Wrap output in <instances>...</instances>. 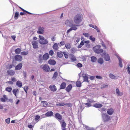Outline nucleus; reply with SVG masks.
I'll use <instances>...</instances> for the list:
<instances>
[{
    "label": "nucleus",
    "mask_w": 130,
    "mask_h": 130,
    "mask_svg": "<svg viewBox=\"0 0 130 130\" xmlns=\"http://www.w3.org/2000/svg\"><path fill=\"white\" fill-rule=\"evenodd\" d=\"M74 20L76 24H79L82 21V15L78 13L76 14L74 18Z\"/></svg>",
    "instance_id": "nucleus-1"
},
{
    "label": "nucleus",
    "mask_w": 130,
    "mask_h": 130,
    "mask_svg": "<svg viewBox=\"0 0 130 130\" xmlns=\"http://www.w3.org/2000/svg\"><path fill=\"white\" fill-rule=\"evenodd\" d=\"M39 40H38L39 42L42 45H46L48 44V41L47 39L41 35H39Z\"/></svg>",
    "instance_id": "nucleus-2"
},
{
    "label": "nucleus",
    "mask_w": 130,
    "mask_h": 130,
    "mask_svg": "<svg viewBox=\"0 0 130 130\" xmlns=\"http://www.w3.org/2000/svg\"><path fill=\"white\" fill-rule=\"evenodd\" d=\"M40 68L46 72H50V68L48 65L47 64H43L40 66Z\"/></svg>",
    "instance_id": "nucleus-3"
},
{
    "label": "nucleus",
    "mask_w": 130,
    "mask_h": 130,
    "mask_svg": "<svg viewBox=\"0 0 130 130\" xmlns=\"http://www.w3.org/2000/svg\"><path fill=\"white\" fill-rule=\"evenodd\" d=\"M102 116L103 120L104 122H107L110 119V116L106 113H103Z\"/></svg>",
    "instance_id": "nucleus-4"
},
{
    "label": "nucleus",
    "mask_w": 130,
    "mask_h": 130,
    "mask_svg": "<svg viewBox=\"0 0 130 130\" xmlns=\"http://www.w3.org/2000/svg\"><path fill=\"white\" fill-rule=\"evenodd\" d=\"M101 55L104 58L105 61H109L110 60V58L108 54L105 52L101 54Z\"/></svg>",
    "instance_id": "nucleus-5"
},
{
    "label": "nucleus",
    "mask_w": 130,
    "mask_h": 130,
    "mask_svg": "<svg viewBox=\"0 0 130 130\" xmlns=\"http://www.w3.org/2000/svg\"><path fill=\"white\" fill-rule=\"evenodd\" d=\"M92 49L94 52L97 54H101L104 52V53L105 52V51H104V52L103 50L102 49L97 48H95V47H93Z\"/></svg>",
    "instance_id": "nucleus-6"
},
{
    "label": "nucleus",
    "mask_w": 130,
    "mask_h": 130,
    "mask_svg": "<svg viewBox=\"0 0 130 130\" xmlns=\"http://www.w3.org/2000/svg\"><path fill=\"white\" fill-rule=\"evenodd\" d=\"M54 117L59 121L62 120V116L58 113H56L55 114Z\"/></svg>",
    "instance_id": "nucleus-7"
},
{
    "label": "nucleus",
    "mask_w": 130,
    "mask_h": 130,
    "mask_svg": "<svg viewBox=\"0 0 130 130\" xmlns=\"http://www.w3.org/2000/svg\"><path fill=\"white\" fill-rule=\"evenodd\" d=\"M82 76L83 78V81L86 82L87 83H89V81L88 80V75L84 73L82 74Z\"/></svg>",
    "instance_id": "nucleus-8"
},
{
    "label": "nucleus",
    "mask_w": 130,
    "mask_h": 130,
    "mask_svg": "<svg viewBox=\"0 0 130 130\" xmlns=\"http://www.w3.org/2000/svg\"><path fill=\"white\" fill-rule=\"evenodd\" d=\"M15 60L18 61H21L23 59L22 56L20 55H16L14 56Z\"/></svg>",
    "instance_id": "nucleus-9"
},
{
    "label": "nucleus",
    "mask_w": 130,
    "mask_h": 130,
    "mask_svg": "<svg viewBox=\"0 0 130 130\" xmlns=\"http://www.w3.org/2000/svg\"><path fill=\"white\" fill-rule=\"evenodd\" d=\"M49 55L48 53H46L42 55L43 60L45 61H47L49 58Z\"/></svg>",
    "instance_id": "nucleus-10"
},
{
    "label": "nucleus",
    "mask_w": 130,
    "mask_h": 130,
    "mask_svg": "<svg viewBox=\"0 0 130 130\" xmlns=\"http://www.w3.org/2000/svg\"><path fill=\"white\" fill-rule=\"evenodd\" d=\"M44 27H39L37 32V33L39 34H42L44 33Z\"/></svg>",
    "instance_id": "nucleus-11"
},
{
    "label": "nucleus",
    "mask_w": 130,
    "mask_h": 130,
    "mask_svg": "<svg viewBox=\"0 0 130 130\" xmlns=\"http://www.w3.org/2000/svg\"><path fill=\"white\" fill-rule=\"evenodd\" d=\"M32 44L34 49H36L38 48V43L36 41H33L31 42Z\"/></svg>",
    "instance_id": "nucleus-12"
},
{
    "label": "nucleus",
    "mask_w": 130,
    "mask_h": 130,
    "mask_svg": "<svg viewBox=\"0 0 130 130\" xmlns=\"http://www.w3.org/2000/svg\"><path fill=\"white\" fill-rule=\"evenodd\" d=\"M49 88L53 92H55L57 90L56 86L53 85H51L49 86Z\"/></svg>",
    "instance_id": "nucleus-13"
},
{
    "label": "nucleus",
    "mask_w": 130,
    "mask_h": 130,
    "mask_svg": "<svg viewBox=\"0 0 130 130\" xmlns=\"http://www.w3.org/2000/svg\"><path fill=\"white\" fill-rule=\"evenodd\" d=\"M72 87L73 86L72 85L70 84L66 88L65 90L67 92L69 93L71 90Z\"/></svg>",
    "instance_id": "nucleus-14"
},
{
    "label": "nucleus",
    "mask_w": 130,
    "mask_h": 130,
    "mask_svg": "<svg viewBox=\"0 0 130 130\" xmlns=\"http://www.w3.org/2000/svg\"><path fill=\"white\" fill-rule=\"evenodd\" d=\"M47 62L48 64L53 66L55 65L56 64V61L55 60L51 59L49 60Z\"/></svg>",
    "instance_id": "nucleus-15"
},
{
    "label": "nucleus",
    "mask_w": 130,
    "mask_h": 130,
    "mask_svg": "<svg viewBox=\"0 0 130 130\" xmlns=\"http://www.w3.org/2000/svg\"><path fill=\"white\" fill-rule=\"evenodd\" d=\"M65 23L67 26L69 27H71V26L73 24V21L71 20H67L65 21Z\"/></svg>",
    "instance_id": "nucleus-16"
},
{
    "label": "nucleus",
    "mask_w": 130,
    "mask_h": 130,
    "mask_svg": "<svg viewBox=\"0 0 130 130\" xmlns=\"http://www.w3.org/2000/svg\"><path fill=\"white\" fill-rule=\"evenodd\" d=\"M38 62L40 63H42L43 62V60L42 56V54H39L38 57Z\"/></svg>",
    "instance_id": "nucleus-17"
},
{
    "label": "nucleus",
    "mask_w": 130,
    "mask_h": 130,
    "mask_svg": "<svg viewBox=\"0 0 130 130\" xmlns=\"http://www.w3.org/2000/svg\"><path fill=\"white\" fill-rule=\"evenodd\" d=\"M116 56L119 60V66L121 68H122L123 67V64L122 62V59L118 55H116Z\"/></svg>",
    "instance_id": "nucleus-18"
},
{
    "label": "nucleus",
    "mask_w": 130,
    "mask_h": 130,
    "mask_svg": "<svg viewBox=\"0 0 130 130\" xmlns=\"http://www.w3.org/2000/svg\"><path fill=\"white\" fill-rule=\"evenodd\" d=\"M70 58L72 62H74L77 60L75 57L72 54H70Z\"/></svg>",
    "instance_id": "nucleus-19"
},
{
    "label": "nucleus",
    "mask_w": 130,
    "mask_h": 130,
    "mask_svg": "<svg viewBox=\"0 0 130 130\" xmlns=\"http://www.w3.org/2000/svg\"><path fill=\"white\" fill-rule=\"evenodd\" d=\"M22 64L21 63H20L18 64L15 67L16 70H20L22 67Z\"/></svg>",
    "instance_id": "nucleus-20"
},
{
    "label": "nucleus",
    "mask_w": 130,
    "mask_h": 130,
    "mask_svg": "<svg viewBox=\"0 0 130 130\" xmlns=\"http://www.w3.org/2000/svg\"><path fill=\"white\" fill-rule=\"evenodd\" d=\"M53 112L51 111H48L45 113V115H46L47 117H51L52 116H53Z\"/></svg>",
    "instance_id": "nucleus-21"
},
{
    "label": "nucleus",
    "mask_w": 130,
    "mask_h": 130,
    "mask_svg": "<svg viewBox=\"0 0 130 130\" xmlns=\"http://www.w3.org/2000/svg\"><path fill=\"white\" fill-rule=\"evenodd\" d=\"M59 122L61 125V128H66V124L63 120H61Z\"/></svg>",
    "instance_id": "nucleus-22"
},
{
    "label": "nucleus",
    "mask_w": 130,
    "mask_h": 130,
    "mask_svg": "<svg viewBox=\"0 0 130 130\" xmlns=\"http://www.w3.org/2000/svg\"><path fill=\"white\" fill-rule=\"evenodd\" d=\"M114 112V111L112 108H111L108 109L107 113L109 115H111L113 114Z\"/></svg>",
    "instance_id": "nucleus-23"
},
{
    "label": "nucleus",
    "mask_w": 130,
    "mask_h": 130,
    "mask_svg": "<svg viewBox=\"0 0 130 130\" xmlns=\"http://www.w3.org/2000/svg\"><path fill=\"white\" fill-rule=\"evenodd\" d=\"M66 83L64 82H63L61 84L59 89H64L66 88Z\"/></svg>",
    "instance_id": "nucleus-24"
},
{
    "label": "nucleus",
    "mask_w": 130,
    "mask_h": 130,
    "mask_svg": "<svg viewBox=\"0 0 130 130\" xmlns=\"http://www.w3.org/2000/svg\"><path fill=\"white\" fill-rule=\"evenodd\" d=\"M8 100V98L7 97L6 95L4 94L3 96V97L1 98H0L1 101L3 102H5L7 100Z\"/></svg>",
    "instance_id": "nucleus-25"
},
{
    "label": "nucleus",
    "mask_w": 130,
    "mask_h": 130,
    "mask_svg": "<svg viewBox=\"0 0 130 130\" xmlns=\"http://www.w3.org/2000/svg\"><path fill=\"white\" fill-rule=\"evenodd\" d=\"M7 72L8 75L10 76H13L15 74V72L12 70H7Z\"/></svg>",
    "instance_id": "nucleus-26"
},
{
    "label": "nucleus",
    "mask_w": 130,
    "mask_h": 130,
    "mask_svg": "<svg viewBox=\"0 0 130 130\" xmlns=\"http://www.w3.org/2000/svg\"><path fill=\"white\" fill-rule=\"evenodd\" d=\"M97 60L98 63L100 65H102L104 63V60L102 58L100 57Z\"/></svg>",
    "instance_id": "nucleus-27"
},
{
    "label": "nucleus",
    "mask_w": 130,
    "mask_h": 130,
    "mask_svg": "<svg viewBox=\"0 0 130 130\" xmlns=\"http://www.w3.org/2000/svg\"><path fill=\"white\" fill-rule=\"evenodd\" d=\"M103 106L102 104L100 103H95L93 105V106L97 108L102 107Z\"/></svg>",
    "instance_id": "nucleus-28"
},
{
    "label": "nucleus",
    "mask_w": 130,
    "mask_h": 130,
    "mask_svg": "<svg viewBox=\"0 0 130 130\" xmlns=\"http://www.w3.org/2000/svg\"><path fill=\"white\" fill-rule=\"evenodd\" d=\"M91 61L92 62H96L97 60V58L95 56H92L90 57Z\"/></svg>",
    "instance_id": "nucleus-29"
},
{
    "label": "nucleus",
    "mask_w": 130,
    "mask_h": 130,
    "mask_svg": "<svg viewBox=\"0 0 130 130\" xmlns=\"http://www.w3.org/2000/svg\"><path fill=\"white\" fill-rule=\"evenodd\" d=\"M12 92L13 94L16 97H17V94L19 92V91L18 89L17 88L14 89L12 90Z\"/></svg>",
    "instance_id": "nucleus-30"
},
{
    "label": "nucleus",
    "mask_w": 130,
    "mask_h": 130,
    "mask_svg": "<svg viewBox=\"0 0 130 130\" xmlns=\"http://www.w3.org/2000/svg\"><path fill=\"white\" fill-rule=\"evenodd\" d=\"M16 85L19 87L21 88L22 86V84L21 81L18 80L16 83Z\"/></svg>",
    "instance_id": "nucleus-31"
},
{
    "label": "nucleus",
    "mask_w": 130,
    "mask_h": 130,
    "mask_svg": "<svg viewBox=\"0 0 130 130\" xmlns=\"http://www.w3.org/2000/svg\"><path fill=\"white\" fill-rule=\"evenodd\" d=\"M57 56L59 58H61L63 56V52L61 51L58 52L57 53Z\"/></svg>",
    "instance_id": "nucleus-32"
},
{
    "label": "nucleus",
    "mask_w": 130,
    "mask_h": 130,
    "mask_svg": "<svg viewBox=\"0 0 130 130\" xmlns=\"http://www.w3.org/2000/svg\"><path fill=\"white\" fill-rule=\"evenodd\" d=\"M58 73L57 71L55 72L53 74L52 79L53 80H55L58 75Z\"/></svg>",
    "instance_id": "nucleus-33"
},
{
    "label": "nucleus",
    "mask_w": 130,
    "mask_h": 130,
    "mask_svg": "<svg viewBox=\"0 0 130 130\" xmlns=\"http://www.w3.org/2000/svg\"><path fill=\"white\" fill-rule=\"evenodd\" d=\"M116 93L119 96H121L123 94V93L121 92H120L119 89L118 88H116Z\"/></svg>",
    "instance_id": "nucleus-34"
},
{
    "label": "nucleus",
    "mask_w": 130,
    "mask_h": 130,
    "mask_svg": "<svg viewBox=\"0 0 130 130\" xmlns=\"http://www.w3.org/2000/svg\"><path fill=\"white\" fill-rule=\"evenodd\" d=\"M53 48L54 50L56 51L58 50V47L57 43H54L53 46Z\"/></svg>",
    "instance_id": "nucleus-35"
},
{
    "label": "nucleus",
    "mask_w": 130,
    "mask_h": 130,
    "mask_svg": "<svg viewBox=\"0 0 130 130\" xmlns=\"http://www.w3.org/2000/svg\"><path fill=\"white\" fill-rule=\"evenodd\" d=\"M22 50L21 48H18L15 49L14 50L15 53L17 54H19L21 52Z\"/></svg>",
    "instance_id": "nucleus-36"
},
{
    "label": "nucleus",
    "mask_w": 130,
    "mask_h": 130,
    "mask_svg": "<svg viewBox=\"0 0 130 130\" xmlns=\"http://www.w3.org/2000/svg\"><path fill=\"white\" fill-rule=\"evenodd\" d=\"M76 85L77 87H80L82 86V83L80 81L78 80L76 82Z\"/></svg>",
    "instance_id": "nucleus-37"
},
{
    "label": "nucleus",
    "mask_w": 130,
    "mask_h": 130,
    "mask_svg": "<svg viewBox=\"0 0 130 130\" xmlns=\"http://www.w3.org/2000/svg\"><path fill=\"white\" fill-rule=\"evenodd\" d=\"M19 12L18 11H16L15 13L14 16V18L15 20H17L19 18Z\"/></svg>",
    "instance_id": "nucleus-38"
},
{
    "label": "nucleus",
    "mask_w": 130,
    "mask_h": 130,
    "mask_svg": "<svg viewBox=\"0 0 130 130\" xmlns=\"http://www.w3.org/2000/svg\"><path fill=\"white\" fill-rule=\"evenodd\" d=\"M85 43L83 40H82L80 44L78 45L77 46V47L78 48H81L82 47V46L84 45Z\"/></svg>",
    "instance_id": "nucleus-39"
},
{
    "label": "nucleus",
    "mask_w": 130,
    "mask_h": 130,
    "mask_svg": "<svg viewBox=\"0 0 130 130\" xmlns=\"http://www.w3.org/2000/svg\"><path fill=\"white\" fill-rule=\"evenodd\" d=\"M41 102V103H43V106L44 107H46V106H47L48 105V104L46 101H42Z\"/></svg>",
    "instance_id": "nucleus-40"
},
{
    "label": "nucleus",
    "mask_w": 130,
    "mask_h": 130,
    "mask_svg": "<svg viewBox=\"0 0 130 130\" xmlns=\"http://www.w3.org/2000/svg\"><path fill=\"white\" fill-rule=\"evenodd\" d=\"M130 64H128L127 65V67L126 68L127 70V73L128 74L130 75V67H129Z\"/></svg>",
    "instance_id": "nucleus-41"
},
{
    "label": "nucleus",
    "mask_w": 130,
    "mask_h": 130,
    "mask_svg": "<svg viewBox=\"0 0 130 130\" xmlns=\"http://www.w3.org/2000/svg\"><path fill=\"white\" fill-rule=\"evenodd\" d=\"M65 47L67 49H69L71 47V46L70 43H67L65 44Z\"/></svg>",
    "instance_id": "nucleus-42"
},
{
    "label": "nucleus",
    "mask_w": 130,
    "mask_h": 130,
    "mask_svg": "<svg viewBox=\"0 0 130 130\" xmlns=\"http://www.w3.org/2000/svg\"><path fill=\"white\" fill-rule=\"evenodd\" d=\"M109 77L112 79H115L116 77L111 73H110L109 75Z\"/></svg>",
    "instance_id": "nucleus-43"
},
{
    "label": "nucleus",
    "mask_w": 130,
    "mask_h": 130,
    "mask_svg": "<svg viewBox=\"0 0 130 130\" xmlns=\"http://www.w3.org/2000/svg\"><path fill=\"white\" fill-rule=\"evenodd\" d=\"M12 90V88L11 87H8L5 89V90L9 92H10Z\"/></svg>",
    "instance_id": "nucleus-44"
},
{
    "label": "nucleus",
    "mask_w": 130,
    "mask_h": 130,
    "mask_svg": "<svg viewBox=\"0 0 130 130\" xmlns=\"http://www.w3.org/2000/svg\"><path fill=\"white\" fill-rule=\"evenodd\" d=\"M89 39L91 40L93 42H94L95 40V38L94 37H93L92 36H90L89 37Z\"/></svg>",
    "instance_id": "nucleus-45"
},
{
    "label": "nucleus",
    "mask_w": 130,
    "mask_h": 130,
    "mask_svg": "<svg viewBox=\"0 0 130 130\" xmlns=\"http://www.w3.org/2000/svg\"><path fill=\"white\" fill-rule=\"evenodd\" d=\"M65 105V104L63 103H59L56 104V105L57 106H62Z\"/></svg>",
    "instance_id": "nucleus-46"
},
{
    "label": "nucleus",
    "mask_w": 130,
    "mask_h": 130,
    "mask_svg": "<svg viewBox=\"0 0 130 130\" xmlns=\"http://www.w3.org/2000/svg\"><path fill=\"white\" fill-rule=\"evenodd\" d=\"M87 47L88 48H90V45L89 44H86L84 46L83 48H84L83 49V50H87V49L85 48V47Z\"/></svg>",
    "instance_id": "nucleus-47"
},
{
    "label": "nucleus",
    "mask_w": 130,
    "mask_h": 130,
    "mask_svg": "<svg viewBox=\"0 0 130 130\" xmlns=\"http://www.w3.org/2000/svg\"><path fill=\"white\" fill-rule=\"evenodd\" d=\"M108 86V85L107 84H104L102 85L101 86V89H103L107 87Z\"/></svg>",
    "instance_id": "nucleus-48"
},
{
    "label": "nucleus",
    "mask_w": 130,
    "mask_h": 130,
    "mask_svg": "<svg viewBox=\"0 0 130 130\" xmlns=\"http://www.w3.org/2000/svg\"><path fill=\"white\" fill-rule=\"evenodd\" d=\"M29 89V87L28 86H25L23 88V89L24 90V91L26 92V94H27V91Z\"/></svg>",
    "instance_id": "nucleus-49"
},
{
    "label": "nucleus",
    "mask_w": 130,
    "mask_h": 130,
    "mask_svg": "<svg viewBox=\"0 0 130 130\" xmlns=\"http://www.w3.org/2000/svg\"><path fill=\"white\" fill-rule=\"evenodd\" d=\"M76 51V49L74 47H73L71 49V53L72 54H74L75 52Z\"/></svg>",
    "instance_id": "nucleus-50"
},
{
    "label": "nucleus",
    "mask_w": 130,
    "mask_h": 130,
    "mask_svg": "<svg viewBox=\"0 0 130 130\" xmlns=\"http://www.w3.org/2000/svg\"><path fill=\"white\" fill-rule=\"evenodd\" d=\"M28 54L27 52H26L25 51H23L21 52V54L22 55H26Z\"/></svg>",
    "instance_id": "nucleus-51"
},
{
    "label": "nucleus",
    "mask_w": 130,
    "mask_h": 130,
    "mask_svg": "<svg viewBox=\"0 0 130 130\" xmlns=\"http://www.w3.org/2000/svg\"><path fill=\"white\" fill-rule=\"evenodd\" d=\"M71 28L72 30H76L77 29V28L74 26V24H73L71 26Z\"/></svg>",
    "instance_id": "nucleus-52"
},
{
    "label": "nucleus",
    "mask_w": 130,
    "mask_h": 130,
    "mask_svg": "<svg viewBox=\"0 0 130 130\" xmlns=\"http://www.w3.org/2000/svg\"><path fill=\"white\" fill-rule=\"evenodd\" d=\"M78 68H81L83 66L82 64L80 63H78L76 65Z\"/></svg>",
    "instance_id": "nucleus-53"
},
{
    "label": "nucleus",
    "mask_w": 130,
    "mask_h": 130,
    "mask_svg": "<svg viewBox=\"0 0 130 130\" xmlns=\"http://www.w3.org/2000/svg\"><path fill=\"white\" fill-rule=\"evenodd\" d=\"M23 12H24V13H26V14H27V13H28L29 14H32L33 15H38V14H37L32 13H31L30 12H29L28 11L26 10V11H23Z\"/></svg>",
    "instance_id": "nucleus-54"
},
{
    "label": "nucleus",
    "mask_w": 130,
    "mask_h": 130,
    "mask_svg": "<svg viewBox=\"0 0 130 130\" xmlns=\"http://www.w3.org/2000/svg\"><path fill=\"white\" fill-rule=\"evenodd\" d=\"M87 102L91 104V103L93 102L94 101L92 99H88L87 100Z\"/></svg>",
    "instance_id": "nucleus-55"
},
{
    "label": "nucleus",
    "mask_w": 130,
    "mask_h": 130,
    "mask_svg": "<svg viewBox=\"0 0 130 130\" xmlns=\"http://www.w3.org/2000/svg\"><path fill=\"white\" fill-rule=\"evenodd\" d=\"M84 104L86 106V107H90L92 106L91 104L87 102L84 103Z\"/></svg>",
    "instance_id": "nucleus-56"
},
{
    "label": "nucleus",
    "mask_w": 130,
    "mask_h": 130,
    "mask_svg": "<svg viewBox=\"0 0 130 130\" xmlns=\"http://www.w3.org/2000/svg\"><path fill=\"white\" fill-rule=\"evenodd\" d=\"M83 35L85 36V37L88 38L89 37V34L87 33H84L83 34Z\"/></svg>",
    "instance_id": "nucleus-57"
},
{
    "label": "nucleus",
    "mask_w": 130,
    "mask_h": 130,
    "mask_svg": "<svg viewBox=\"0 0 130 130\" xmlns=\"http://www.w3.org/2000/svg\"><path fill=\"white\" fill-rule=\"evenodd\" d=\"M54 51L53 50H50L49 52V55L52 56L54 54Z\"/></svg>",
    "instance_id": "nucleus-58"
},
{
    "label": "nucleus",
    "mask_w": 130,
    "mask_h": 130,
    "mask_svg": "<svg viewBox=\"0 0 130 130\" xmlns=\"http://www.w3.org/2000/svg\"><path fill=\"white\" fill-rule=\"evenodd\" d=\"M40 116L37 115L35 116V121H37L40 118Z\"/></svg>",
    "instance_id": "nucleus-59"
},
{
    "label": "nucleus",
    "mask_w": 130,
    "mask_h": 130,
    "mask_svg": "<svg viewBox=\"0 0 130 130\" xmlns=\"http://www.w3.org/2000/svg\"><path fill=\"white\" fill-rule=\"evenodd\" d=\"M10 118H8L5 120V122L7 124L9 123L10 122Z\"/></svg>",
    "instance_id": "nucleus-60"
},
{
    "label": "nucleus",
    "mask_w": 130,
    "mask_h": 130,
    "mask_svg": "<svg viewBox=\"0 0 130 130\" xmlns=\"http://www.w3.org/2000/svg\"><path fill=\"white\" fill-rule=\"evenodd\" d=\"M84 108V107L83 108L82 106L81 105H80V106L79 107V111H81V112L83 110Z\"/></svg>",
    "instance_id": "nucleus-61"
},
{
    "label": "nucleus",
    "mask_w": 130,
    "mask_h": 130,
    "mask_svg": "<svg viewBox=\"0 0 130 130\" xmlns=\"http://www.w3.org/2000/svg\"><path fill=\"white\" fill-rule=\"evenodd\" d=\"M63 54L64 55V57L66 59H67L68 57V55L66 52L64 51L63 52Z\"/></svg>",
    "instance_id": "nucleus-62"
},
{
    "label": "nucleus",
    "mask_w": 130,
    "mask_h": 130,
    "mask_svg": "<svg viewBox=\"0 0 130 130\" xmlns=\"http://www.w3.org/2000/svg\"><path fill=\"white\" fill-rule=\"evenodd\" d=\"M94 29L96 30L98 32H100V29L96 25H95Z\"/></svg>",
    "instance_id": "nucleus-63"
},
{
    "label": "nucleus",
    "mask_w": 130,
    "mask_h": 130,
    "mask_svg": "<svg viewBox=\"0 0 130 130\" xmlns=\"http://www.w3.org/2000/svg\"><path fill=\"white\" fill-rule=\"evenodd\" d=\"M23 74L24 76V79H26L27 77V73L26 71H23Z\"/></svg>",
    "instance_id": "nucleus-64"
}]
</instances>
